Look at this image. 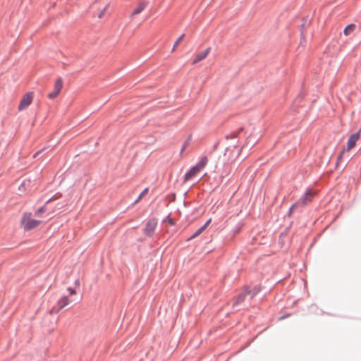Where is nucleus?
Masks as SVG:
<instances>
[{
    "label": "nucleus",
    "mask_w": 361,
    "mask_h": 361,
    "mask_svg": "<svg viewBox=\"0 0 361 361\" xmlns=\"http://www.w3.org/2000/svg\"><path fill=\"white\" fill-rule=\"evenodd\" d=\"M250 293V290L247 288H245L242 293H240L237 297L235 298L233 306L235 307L237 305L241 303L245 300L247 295Z\"/></svg>",
    "instance_id": "9"
},
{
    "label": "nucleus",
    "mask_w": 361,
    "mask_h": 361,
    "mask_svg": "<svg viewBox=\"0 0 361 361\" xmlns=\"http://www.w3.org/2000/svg\"><path fill=\"white\" fill-rule=\"evenodd\" d=\"M109 4H106V6L104 7V8L103 9V11L99 14V18H102V16H104L105 11L109 8Z\"/></svg>",
    "instance_id": "18"
},
{
    "label": "nucleus",
    "mask_w": 361,
    "mask_h": 361,
    "mask_svg": "<svg viewBox=\"0 0 361 361\" xmlns=\"http://www.w3.org/2000/svg\"><path fill=\"white\" fill-rule=\"evenodd\" d=\"M204 231V228L200 227L197 231L191 236V238H194L199 235L202 232Z\"/></svg>",
    "instance_id": "15"
},
{
    "label": "nucleus",
    "mask_w": 361,
    "mask_h": 361,
    "mask_svg": "<svg viewBox=\"0 0 361 361\" xmlns=\"http://www.w3.org/2000/svg\"><path fill=\"white\" fill-rule=\"evenodd\" d=\"M185 36V34H183L180 37H179L177 40L175 42L174 44H173V49H172V51H174L176 49V47L178 46V44H180V42H181V40L183 39V38Z\"/></svg>",
    "instance_id": "13"
},
{
    "label": "nucleus",
    "mask_w": 361,
    "mask_h": 361,
    "mask_svg": "<svg viewBox=\"0 0 361 361\" xmlns=\"http://www.w3.org/2000/svg\"><path fill=\"white\" fill-rule=\"evenodd\" d=\"M67 290L68 291V295L61 297L58 300L57 305L50 310V314L58 313L61 310L66 307L73 301L71 297L76 294V291L71 288H68Z\"/></svg>",
    "instance_id": "1"
},
{
    "label": "nucleus",
    "mask_w": 361,
    "mask_h": 361,
    "mask_svg": "<svg viewBox=\"0 0 361 361\" xmlns=\"http://www.w3.org/2000/svg\"><path fill=\"white\" fill-rule=\"evenodd\" d=\"M212 221V219H209L207 221V222L202 226V228H204V229L205 230L207 228V227L209 225V224L211 223Z\"/></svg>",
    "instance_id": "19"
},
{
    "label": "nucleus",
    "mask_w": 361,
    "mask_h": 361,
    "mask_svg": "<svg viewBox=\"0 0 361 361\" xmlns=\"http://www.w3.org/2000/svg\"><path fill=\"white\" fill-rule=\"evenodd\" d=\"M33 98L34 93L32 92H29L24 94L18 106V111H21L27 109L32 104Z\"/></svg>",
    "instance_id": "4"
},
{
    "label": "nucleus",
    "mask_w": 361,
    "mask_h": 361,
    "mask_svg": "<svg viewBox=\"0 0 361 361\" xmlns=\"http://www.w3.org/2000/svg\"><path fill=\"white\" fill-rule=\"evenodd\" d=\"M157 225L156 219H150L145 225L144 232L147 235H152Z\"/></svg>",
    "instance_id": "7"
},
{
    "label": "nucleus",
    "mask_w": 361,
    "mask_h": 361,
    "mask_svg": "<svg viewBox=\"0 0 361 361\" xmlns=\"http://www.w3.org/2000/svg\"><path fill=\"white\" fill-rule=\"evenodd\" d=\"M360 132H361V129H360V130L357 133L353 134L349 137L348 142H347V151H350L355 146L357 141L360 138Z\"/></svg>",
    "instance_id": "8"
},
{
    "label": "nucleus",
    "mask_w": 361,
    "mask_h": 361,
    "mask_svg": "<svg viewBox=\"0 0 361 361\" xmlns=\"http://www.w3.org/2000/svg\"><path fill=\"white\" fill-rule=\"evenodd\" d=\"M63 87V80L61 78H58L54 84V90L48 94V97L51 99L56 98L60 93Z\"/></svg>",
    "instance_id": "6"
},
{
    "label": "nucleus",
    "mask_w": 361,
    "mask_h": 361,
    "mask_svg": "<svg viewBox=\"0 0 361 361\" xmlns=\"http://www.w3.org/2000/svg\"><path fill=\"white\" fill-rule=\"evenodd\" d=\"M148 191V188H145L142 192L141 194L139 195L137 200L136 202H138L139 200H141V198Z\"/></svg>",
    "instance_id": "17"
},
{
    "label": "nucleus",
    "mask_w": 361,
    "mask_h": 361,
    "mask_svg": "<svg viewBox=\"0 0 361 361\" xmlns=\"http://www.w3.org/2000/svg\"><path fill=\"white\" fill-rule=\"evenodd\" d=\"M208 162L207 157H204L201 160L185 175L184 181H188L193 178L202 169L205 167Z\"/></svg>",
    "instance_id": "3"
},
{
    "label": "nucleus",
    "mask_w": 361,
    "mask_h": 361,
    "mask_svg": "<svg viewBox=\"0 0 361 361\" xmlns=\"http://www.w3.org/2000/svg\"><path fill=\"white\" fill-rule=\"evenodd\" d=\"M45 211H46V207H42L37 211H36L35 214V216H40Z\"/></svg>",
    "instance_id": "14"
},
{
    "label": "nucleus",
    "mask_w": 361,
    "mask_h": 361,
    "mask_svg": "<svg viewBox=\"0 0 361 361\" xmlns=\"http://www.w3.org/2000/svg\"><path fill=\"white\" fill-rule=\"evenodd\" d=\"M315 195V193L311 190H309L307 191L304 197L300 199L298 202H296L295 204H294L290 209V211H292L295 207H298V206H305L306 205L308 202H311V200H312V198L314 197Z\"/></svg>",
    "instance_id": "5"
},
{
    "label": "nucleus",
    "mask_w": 361,
    "mask_h": 361,
    "mask_svg": "<svg viewBox=\"0 0 361 361\" xmlns=\"http://www.w3.org/2000/svg\"><path fill=\"white\" fill-rule=\"evenodd\" d=\"M343 154V151H342V152L340 153V154H339V156H338V159H341V157H342Z\"/></svg>",
    "instance_id": "21"
},
{
    "label": "nucleus",
    "mask_w": 361,
    "mask_h": 361,
    "mask_svg": "<svg viewBox=\"0 0 361 361\" xmlns=\"http://www.w3.org/2000/svg\"><path fill=\"white\" fill-rule=\"evenodd\" d=\"M188 145H189V139L187 140L186 141H185V142L183 143L181 150H180V153L183 152V151L188 147Z\"/></svg>",
    "instance_id": "16"
},
{
    "label": "nucleus",
    "mask_w": 361,
    "mask_h": 361,
    "mask_svg": "<svg viewBox=\"0 0 361 361\" xmlns=\"http://www.w3.org/2000/svg\"><path fill=\"white\" fill-rule=\"evenodd\" d=\"M355 29V24H350L348 25L345 29H344V35L348 36L350 35Z\"/></svg>",
    "instance_id": "12"
},
{
    "label": "nucleus",
    "mask_w": 361,
    "mask_h": 361,
    "mask_svg": "<svg viewBox=\"0 0 361 361\" xmlns=\"http://www.w3.org/2000/svg\"><path fill=\"white\" fill-rule=\"evenodd\" d=\"M210 50L211 48L208 47L204 51L197 54L192 62V64H197L200 61L204 60L208 56L209 53L210 52Z\"/></svg>",
    "instance_id": "10"
},
{
    "label": "nucleus",
    "mask_w": 361,
    "mask_h": 361,
    "mask_svg": "<svg viewBox=\"0 0 361 361\" xmlns=\"http://www.w3.org/2000/svg\"><path fill=\"white\" fill-rule=\"evenodd\" d=\"M212 221V219H209L207 221V222L202 226V228H204V229L205 230L207 228V227L209 225V224L211 223Z\"/></svg>",
    "instance_id": "20"
},
{
    "label": "nucleus",
    "mask_w": 361,
    "mask_h": 361,
    "mask_svg": "<svg viewBox=\"0 0 361 361\" xmlns=\"http://www.w3.org/2000/svg\"><path fill=\"white\" fill-rule=\"evenodd\" d=\"M147 6V3L145 2H140L137 6L133 10L130 15V18H133L135 16L141 13Z\"/></svg>",
    "instance_id": "11"
},
{
    "label": "nucleus",
    "mask_w": 361,
    "mask_h": 361,
    "mask_svg": "<svg viewBox=\"0 0 361 361\" xmlns=\"http://www.w3.org/2000/svg\"><path fill=\"white\" fill-rule=\"evenodd\" d=\"M41 221L32 218L31 213H25L21 219V226L24 231H28L32 230L40 225Z\"/></svg>",
    "instance_id": "2"
}]
</instances>
